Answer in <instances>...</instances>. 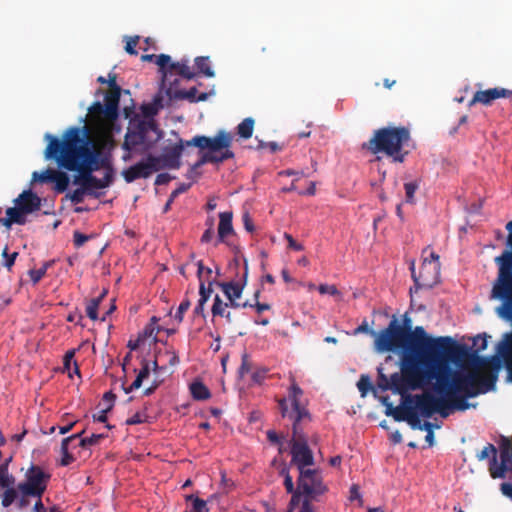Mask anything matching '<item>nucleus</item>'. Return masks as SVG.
I'll use <instances>...</instances> for the list:
<instances>
[{"label":"nucleus","mask_w":512,"mask_h":512,"mask_svg":"<svg viewBox=\"0 0 512 512\" xmlns=\"http://www.w3.org/2000/svg\"><path fill=\"white\" fill-rule=\"evenodd\" d=\"M454 345L449 336L433 337L423 326L408 333L393 317L388 326L376 335L374 349L378 353L393 352L400 355L399 362L428 369L443 358H448Z\"/></svg>","instance_id":"nucleus-1"},{"label":"nucleus","mask_w":512,"mask_h":512,"mask_svg":"<svg viewBox=\"0 0 512 512\" xmlns=\"http://www.w3.org/2000/svg\"><path fill=\"white\" fill-rule=\"evenodd\" d=\"M92 102L87 108V113L80 128H121L122 120L127 121V128H158L155 116L164 107V96L162 91L156 93L151 102L142 103L137 107L133 98L128 102L123 100L120 107V100L101 96ZM71 128H78L72 126Z\"/></svg>","instance_id":"nucleus-2"},{"label":"nucleus","mask_w":512,"mask_h":512,"mask_svg":"<svg viewBox=\"0 0 512 512\" xmlns=\"http://www.w3.org/2000/svg\"><path fill=\"white\" fill-rule=\"evenodd\" d=\"M113 130H65L62 139L46 133L49 141L45 155L57 161L60 167L77 172L100 161L111 158L102 143L95 139L93 132H112Z\"/></svg>","instance_id":"nucleus-3"},{"label":"nucleus","mask_w":512,"mask_h":512,"mask_svg":"<svg viewBox=\"0 0 512 512\" xmlns=\"http://www.w3.org/2000/svg\"><path fill=\"white\" fill-rule=\"evenodd\" d=\"M303 395L302 389L293 383L290 386L287 399L279 402L282 417L293 421V432L296 439L291 443L292 463L299 471L310 468L314 464V456L309 448L307 441L298 432V423L309 416L308 410L301 404L300 397Z\"/></svg>","instance_id":"nucleus-4"},{"label":"nucleus","mask_w":512,"mask_h":512,"mask_svg":"<svg viewBox=\"0 0 512 512\" xmlns=\"http://www.w3.org/2000/svg\"><path fill=\"white\" fill-rule=\"evenodd\" d=\"M451 379L456 384L451 394V407L455 411H466L475 404L468 402L469 398L495 390L496 373H489L486 377L477 371L454 370L451 367Z\"/></svg>","instance_id":"nucleus-5"},{"label":"nucleus","mask_w":512,"mask_h":512,"mask_svg":"<svg viewBox=\"0 0 512 512\" xmlns=\"http://www.w3.org/2000/svg\"><path fill=\"white\" fill-rule=\"evenodd\" d=\"M505 228L508 231L506 248L494 259L498 266V277L493 284L491 298L502 302L496 308L497 315L512 323V221Z\"/></svg>","instance_id":"nucleus-6"},{"label":"nucleus","mask_w":512,"mask_h":512,"mask_svg":"<svg viewBox=\"0 0 512 512\" xmlns=\"http://www.w3.org/2000/svg\"><path fill=\"white\" fill-rule=\"evenodd\" d=\"M443 358L427 369L424 375L423 388L432 385V391L439 396L442 402L437 405L436 413L447 418L452 411L451 394L455 391L456 383L451 379V365Z\"/></svg>","instance_id":"nucleus-7"},{"label":"nucleus","mask_w":512,"mask_h":512,"mask_svg":"<svg viewBox=\"0 0 512 512\" xmlns=\"http://www.w3.org/2000/svg\"><path fill=\"white\" fill-rule=\"evenodd\" d=\"M399 372H395L388 377L383 373L381 367L378 368L377 386L382 391H392L402 397L410 391L423 389L424 375L427 371L425 368L405 365L399 362Z\"/></svg>","instance_id":"nucleus-8"},{"label":"nucleus","mask_w":512,"mask_h":512,"mask_svg":"<svg viewBox=\"0 0 512 512\" xmlns=\"http://www.w3.org/2000/svg\"><path fill=\"white\" fill-rule=\"evenodd\" d=\"M510 333H505L503 335V339L497 344L496 354L492 356H481L480 352L473 351L472 349H468V347L464 345H457L454 341V345L452 346V352L449 354L447 359L450 364V359L457 355L461 358H466L469 361V364L475 368L474 371H477L479 374V369L482 367H486L491 365L493 370L490 373H496V380L498 379V371L501 368L502 360L505 363L506 370L508 371V363L512 359V348H510Z\"/></svg>","instance_id":"nucleus-9"},{"label":"nucleus","mask_w":512,"mask_h":512,"mask_svg":"<svg viewBox=\"0 0 512 512\" xmlns=\"http://www.w3.org/2000/svg\"><path fill=\"white\" fill-rule=\"evenodd\" d=\"M409 140L410 130H376L369 142L363 144V148L373 154L383 153L394 162L402 163L408 154L402 150Z\"/></svg>","instance_id":"nucleus-10"},{"label":"nucleus","mask_w":512,"mask_h":512,"mask_svg":"<svg viewBox=\"0 0 512 512\" xmlns=\"http://www.w3.org/2000/svg\"><path fill=\"white\" fill-rule=\"evenodd\" d=\"M77 173L78 175L74 177L73 183L82 186L87 191V195L98 198L100 194L95 190L107 188L113 183L112 157L79 170Z\"/></svg>","instance_id":"nucleus-11"},{"label":"nucleus","mask_w":512,"mask_h":512,"mask_svg":"<svg viewBox=\"0 0 512 512\" xmlns=\"http://www.w3.org/2000/svg\"><path fill=\"white\" fill-rule=\"evenodd\" d=\"M187 146L197 147L199 159L193 164L190 173L192 174L195 169L207 162H219L224 159V154L218 157L214 154L224 148V130H218L215 138L206 136H196L192 140L186 142Z\"/></svg>","instance_id":"nucleus-12"},{"label":"nucleus","mask_w":512,"mask_h":512,"mask_svg":"<svg viewBox=\"0 0 512 512\" xmlns=\"http://www.w3.org/2000/svg\"><path fill=\"white\" fill-rule=\"evenodd\" d=\"M143 62H151L155 60V63L159 66V70L162 74V88L167 86L169 77L179 76L184 79H192L196 76V73L189 66L188 60H181L179 62H171V57L167 54H145L141 56Z\"/></svg>","instance_id":"nucleus-13"},{"label":"nucleus","mask_w":512,"mask_h":512,"mask_svg":"<svg viewBox=\"0 0 512 512\" xmlns=\"http://www.w3.org/2000/svg\"><path fill=\"white\" fill-rule=\"evenodd\" d=\"M51 474L39 465L31 464L25 473V480L17 490L24 496L41 498L47 489Z\"/></svg>","instance_id":"nucleus-14"},{"label":"nucleus","mask_w":512,"mask_h":512,"mask_svg":"<svg viewBox=\"0 0 512 512\" xmlns=\"http://www.w3.org/2000/svg\"><path fill=\"white\" fill-rule=\"evenodd\" d=\"M439 255L435 252L430 253V258H425L422 264L420 274L415 272L414 261L410 264L411 277L414 281L415 290L422 288L431 289L438 281L439 277Z\"/></svg>","instance_id":"nucleus-15"},{"label":"nucleus","mask_w":512,"mask_h":512,"mask_svg":"<svg viewBox=\"0 0 512 512\" xmlns=\"http://www.w3.org/2000/svg\"><path fill=\"white\" fill-rule=\"evenodd\" d=\"M150 130H127L124 136L122 148L125 153L122 155V160L128 162L131 160L134 153H140L149 148L150 143L147 140V133ZM156 134V138L162 137L163 130H152Z\"/></svg>","instance_id":"nucleus-16"},{"label":"nucleus","mask_w":512,"mask_h":512,"mask_svg":"<svg viewBox=\"0 0 512 512\" xmlns=\"http://www.w3.org/2000/svg\"><path fill=\"white\" fill-rule=\"evenodd\" d=\"M298 489L307 497L314 498L326 492L322 474L318 469L306 468L299 471Z\"/></svg>","instance_id":"nucleus-17"},{"label":"nucleus","mask_w":512,"mask_h":512,"mask_svg":"<svg viewBox=\"0 0 512 512\" xmlns=\"http://www.w3.org/2000/svg\"><path fill=\"white\" fill-rule=\"evenodd\" d=\"M407 400L411 403L413 411H416L425 418L432 417L442 400L434 392H423L422 394L408 395Z\"/></svg>","instance_id":"nucleus-18"},{"label":"nucleus","mask_w":512,"mask_h":512,"mask_svg":"<svg viewBox=\"0 0 512 512\" xmlns=\"http://www.w3.org/2000/svg\"><path fill=\"white\" fill-rule=\"evenodd\" d=\"M184 149L183 141H179L171 146L164 147L159 156L149 155V160L153 161L157 171L160 169H178L180 167V156Z\"/></svg>","instance_id":"nucleus-19"},{"label":"nucleus","mask_w":512,"mask_h":512,"mask_svg":"<svg viewBox=\"0 0 512 512\" xmlns=\"http://www.w3.org/2000/svg\"><path fill=\"white\" fill-rule=\"evenodd\" d=\"M197 273L200 280V299L194 309V313L203 315L204 305L211 296L212 285L215 283V279L212 278L213 270L209 267H204L201 261L198 262Z\"/></svg>","instance_id":"nucleus-20"},{"label":"nucleus","mask_w":512,"mask_h":512,"mask_svg":"<svg viewBox=\"0 0 512 512\" xmlns=\"http://www.w3.org/2000/svg\"><path fill=\"white\" fill-rule=\"evenodd\" d=\"M507 473L512 475V441L504 438L500 449V463L492 468V478H504Z\"/></svg>","instance_id":"nucleus-21"},{"label":"nucleus","mask_w":512,"mask_h":512,"mask_svg":"<svg viewBox=\"0 0 512 512\" xmlns=\"http://www.w3.org/2000/svg\"><path fill=\"white\" fill-rule=\"evenodd\" d=\"M512 95V91L502 88L495 87L486 90H479L475 92L468 105L473 106L474 104H482L484 106H490L495 100L499 98H509Z\"/></svg>","instance_id":"nucleus-22"},{"label":"nucleus","mask_w":512,"mask_h":512,"mask_svg":"<svg viewBox=\"0 0 512 512\" xmlns=\"http://www.w3.org/2000/svg\"><path fill=\"white\" fill-rule=\"evenodd\" d=\"M157 171V167L154 166L153 161L149 160V156L145 161H140L135 165L130 166L122 171V176L127 183L140 178H148L153 172Z\"/></svg>","instance_id":"nucleus-23"},{"label":"nucleus","mask_w":512,"mask_h":512,"mask_svg":"<svg viewBox=\"0 0 512 512\" xmlns=\"http://www.w3.org/2000/svg\"><path fill=\"white\" fill-rule=\"evenodd\" d=\"M178 78L172 79V77H169V81L167 82V86L164 88L166 89V94L170 98H176V99H187L191 102H199L204 101L207 99L206 93H198V90L196 87H191L188 90H179L174 87L175 84H177Z\"/></svg>","instance_id":"nucleus-24"},{"label":"nucleus","mask_w":512,"mask_h":512,"mask_svg":"<svg viewBox=\"0 0 512 512\" xmlns=\"http://www.w3.org/2000/svg\"><path fill=\"white\" fill-rule=\"evenodd\" d=\"M106 84L108 85L107 90H103L101 88L97 89L95 91L94 96L96 98H99L100 96H106L113 99L121 100V97L128 96L129 99L131 97V92L128 89H123L118 83H117V74L110 72L108 74V78L106 81Z\"/></svg>","instance_id":"nucleus-25"},{"label":"nucleus","mask_w":512,"mask_h":512,"mask_svg":"<svg viewBox=\"0 0 512 512\" xmlns=\"http://www.w3.org/2000/svg\"><path fill=\"white\" fill-rule=\"evenodd\" d=\"M14 203L20 206L24 213L31 214L40 209L41 198L31 190H25L14 200Z\"/></svg>","instance_id":"nucleus-26"},{"label":"nucleus","mask_w":512,"mask_h":512,"mask_svg":"<svg viewBox=\"0 0 512 512\" xmlns=\"http://www.w3.org/2000/svg\"><path fill=\"white\" fill-rule=\"evenodd\" d=\"M26 215L20 206L15 205L6 210V217L0 219V221L7 228H10L13 224L24 225L27 221Z\"/></svg>","instance_id":"nucleus-27"},{"label":"nucleus","mask_w":512,"mask_h":512,"mask_svg":"<svg viewBox=\"0 0 512 512\" xmlns=\"http://www.w3.org/2000/svg\"><path fill=\"white\" fill-rule=\"evenodd\" d=\"M246 277H247V264L244 261V272H243L241 281L237 282V283H235L233 281H226V298H228V300L234 306H237V307L241 306L240 304H235L234 300L236 298L240 297L242 290H243L244 282L246 281Z\"/></svg>","instance_id":"nucleus-28"},{"label":"nucleus","mask_w":512,"mask_h":512,"mask_svg":"<svg viewBox=\"0 0 512 512\" xmlns=\"http://www.w3.org/2000/svg\"><path fill=\"white\" fill-rule=\"evenodd\" d=\"M402 398L403 401L400 406L394 407L393 405H389L385 410V415L393 417L396 422L406 421L408 417L406 407L412 406L411 403L408 402L406 395Z\"/></svg>","instance_id":"nucleus-29"},{"label":"nucleus","mask_w":512,"mask_h":512,"mask_svg":"<svg viewBox=\"0 0 512 512\" xmlns=\"http://www.w3.org/2000/svg\"><path fill=\"white\" fill-rule=\"evenodd\" d=\"M150 374V362L143 358L141 360V369L139 370L135 380L132 382V384L129 387L124 388V392L126 394L131 393L134 390H137L141 387L143 380L148 378Z\"/></svg>","instance_id":"nucleus-30"},{"label":"nucleus","mask_w":512,"mask_h":512,"mask_svg":"<svg viewBox=\"0 0 512 512\" xmlns=\"http://www.w3.org/2000/svg\"><path fill=\"white\" fill-rule=\"evenodd\" d=\"M84 432H85V430H82L81 432H79L77 434H73V435L66 437L62 440V442H61V453H62L61 465L62 466H68L69 464H71L74 461V457L72 456V454L69 453V444L74 443L78 438L81 437V435H83Z\"/></svg>","instance_id":"nucleus-31"},{"label":"nucleus","mask_w":512,"mask_h":512,"mask_svg":"<svg viewBox=\"0 0 512 512\" xmlns=\"http://www.w3.org/2000/svg\"><path fill=\"white\" fill-rule=\"evenodd\" d=\"M12 461V456L6 458L3 463L0 464V492L4 488L15 485V477L9 473V463Z\"/></svg>","instance_id":"nucleus-32"},{"label":"nucleus","mask_w":512,"mask_h":512,"mask_svg":"<svg viewBox=\"0 0 512 512\" xmlns=\"http://www.w3.org/2000/svg\"><path fill=\"white\" fill-rule=\"evenodd\" d=\"M190 393L195 400H207L211 394L208 387L200 380H195L189 385Z\"/></svg>","instance_id":"nucleus-33"},{"label":"nucleus","mask_w":512,"mask_h":512,"mask_svg":"<svg viewBox=\"0 0 512 512\" xmlns=\"http://www.w3.org/2000/svg\"><path fill=\"white\" fill-rule=\"evenodd\" d=\"M477 458L479 461L490 458L489 461V471L492 474V468L497 466V450L493 444H488L484 447V449L477 454Z\"/></svg>","instance_id":"nucleus-34"},{"label":"nucleus","mask_w":512,"mask_h":512,"mask_svg":"<svg viewBox=\"0 0 512 512\" xmlns=\"http://www.w3.org/2000/svg\"><path fill=\"white\" fill-rule=\"evenodd\" d=\"M106 293L107 291L104 290L98 297L88 301L86 305V314L91 320L95 321L98 319V308Z\"/></svg>","instance_id":"nucleus-35"},{"label":"nucleus","mask_w":512,"mask_h":512,"mask_svg":"<svg viewBox=\"0 0 512 512\" xmlns=\"http://www.w3.org/2000/svg\"><path fill=\"white\" fill-rule=\"evenodd\" d=\"M70 179L69 176L62 171L55 173L53 183L55 184L54 189L57 193H63L67 190Z\"/></svg>","instance_id":"nucleus-36"},{"label":"nucleus","mask_w":512,"mask_h":512,"mask_svg":"<svg viewBox=\"0 0 512 512\" xmlns=\"http://www.w3.org/2000/svg\"><path fill=\"white\" fill-rule=\"evenodd\" d=\"M195 66L197 69V73L203 74L206 77H212L214 75L213 70L210 67V62L208 57H197L195 58Z\"/></svg>","instance_id":"nucleus-37"},{"label":"nucleus","mask_w":512,"mask_h":512,"mask_svg":"<svg viewBox=\"0 0 512 512\" xmlns=\"http://www.w3.org/2000/svg\"><path fill=\"white\" fill-rule=\"evenodd\" d=\"M57 172L58 170L52 168H47L42 172L34 171L32 174V181L41 183L53 182L55 178V173Z\"/></svg>","instance_id":"nucleus-38"},{"label":"nucleus","mask_w":512,"mask_h":512,"mask_svg":"<svg viewBox=\"0 0 512 512\" xmlns=\"http://www.w3.org/2000/svg\"><path fill=\"white\" fill-rule=\"evenodd\" d=\"M74 356H75V350H69L65 353L64 358H63L64 370L68 372L70 377H72V374H71L72 364L74 366V373H76L78 375L80 374V370H79L77 362L74 360Z\"/></svg>","instance_id":"nucleus-39"},{"label":"nucleus","mask_w":512,"mask_h":512,"mask_svg":"<svg viewBox=\"0 0 512 512\" xmlns=\"http://www.w3.org/2000/svg\"><path fill=\"white\" fill-rule=\"evenodd\" d=\"M420 186L419 180H412L404 184L405 202L409 204L415 203L414 195Z\"/></svg>","instance_id":"nucleus-40"},{"label":"nucleus","mask_w":512,"mask_h":512,"mask_svg":"<svg viewBox=\"0 0 512 512\" xmlns=\"http://www.w3.org/2000/svg\"><path fill=\"white\" fill-rule=\"evenodd\" d=\"M105 438V435L104 434H92L91 436L89 437H84L82 438V436L80 438H78L75 442L76 444L74 445V447H82V448H86L88 446H93V445H96L99 443V441L101 439Z\"/></svg>","instance_id":"nucleus-41"},{"label":"nucleus","mask_w":512,"mask_h":512,"mask_svg":"<svg viewBox=\"0 0 512 512\" xmlns=\"http://www.w3.org/2000/svg\"><path fill=\"white\" fill-rule=\"evenodd\" d=\"M2 494L1 504L3 507H9L18 497V491L14 488V486H10L8 488H4Z\"/></svg>","instance_id":"nucleus-42"},{"label":"nucleus","mask_w":512,"mask_h":512,"mask_svg":"<svg viewBox=\"0 0 512 512\" xmlns=\"http://www.w3.org/2000/svg\"><path fill=\"white\" fill-rule=\"evenodd\" d=\"M408 417L406 422L410 425L413 430H421L422 422L420 420V414L413 411L412 406H407Z\"/></svg>","instance_id":"nucleus-43"},{"label":"nucleus","mask_w":512,"mask_h":512,"mask_svg":"<svg viewBox=\"0 0 512 512\" xmlns=\"http://www.w3.org/2000/svg\"><path fill=\"white\" fill-rule=\"evenodd\" d=\"M50 266H51V262H45L41 268L31 269L29 271V276H30L31 281L34 284L38 283L45 276V274Z\"/></svg>","instance_id":"nucleus-44"},{"label":"nucleus","mask_w":512,"mask_h":512,"mask_svg":"<svg viewBox=\"0 0 512 512\" xmlns=\"http://www.w3.org/2000/svg\"><path fill=\"white\" fill-rule=\"evenodd\" d=\"M318 291L320 294H323V295L329 294L331 296H334L338 300H342V298H343L342 293L334 285L320 284L318 286Z\"/></svg>","instance_id":"nucleus-45"},{"label":"nucleus","mask_w":512,"mask_h":512,"mask_svg":"<svg viewBox=\"0 0 512 512\" xmlns=\"http://www.w3.org/2000/svg\"><path fill=\"white\" fill-rule=\"evenodd\" d=\"M18 255H19L18 252L9 253L8 246H5V248L3 249V251H2V257L4 258L3 266L6 267L8 271H11Z\"/></svg>","instance_id":"nucleus-46"},{"label":"nucleus","mask_w":512,"mask_h":512,"mask_svg":"<svg viewBox=\"0 0 512 512\" xmlns=\"http://www.w3.org/2000/svg\"><path fill=\"white\" fill-rule=\"evenodd\" d=\"M487 335L484 333L483 335L479 334L473 338L472 349L473 351L481 352L487 348Z\"/></svg>","instance_id":"nucleus-47"},{"label":"nucleus","mask_w":512,"mask_h":512,"mask_svg":"<svg viewBox=\"0 0 512 512\" xmlns=\"http://www.w3.org/2000/svg\"><path fill=\"white\" fill-rule=\"evenodd\" d=\"M84 195H87V191L80 186L73 192L69 193L66 197H68L72 203L80 204L84 201Z\"/></svg>","instance_id":"nucleus-48"},{"label":"nucleus","mask_w":512,"mask_h":512,"mask_svg":"<svg viewBox=\"0 0 512 512\" xmlns=\"http://www.w3.org/2000/svg\"><path fill=\"white\" fill-rule=\"evenodd\" d=\"M257 148L258 149L268 148L271 153H275V152L280 151L282 149V145H280L279 143H277L275 141L264 142V141L260 140L258 142Z\"/></svg>","instance_id":"nucleus-49"},{"label":"nucleus","mask_w":512,"mask_h":512,"mask_svg":"<svg viewBox=\"0 0 512 512\" xmlns=\"http://www.w3.org/2000/svg\"><path fill=\"white\" fill-rule=\"evenodd\" d=\"M357 387L361 392L362 396L366 395L367 392L372 388L371 382L368 376H361L360 380L357 383Z\"/></svg>","instance_id":"nucleus-50"},{"label":"nucleus","mask_w":512,"mask_h":512,"mask_svg":"<svg viewBox=\"0 0 512 512\" xmlns=\"http://www.w3.org/2000/svg\"><path fill=\"white\" fill-rule=\"evenodd\" d=\"M191 303L188 299H184L175 313L174 318L180 323L183 320L184 313L189 309Z\"/></svg>","instance_id":"nucleus-51"},{"label":"nucleus","mask_w":512,"mask_h":512,"mask_svg":"<svg viewBox=\"0 0 512 512\" xmlns=\"http://www.w3.org/2000/svg\"><path fill=\"white\" fill-rule=\"evenodd\" d=\"M139 41V36L127 37L125 51L130 55H137L136 46Z\"/></svg>","instance_id":"nucleus-52"},{"label":"nucleus","mask_w":512,"mask_h":512,"mask_svg":"<svg viewBox=\"0 0 512 512\" xmlns=\"http://www.w3.org/2000/svg\"><path fill=\"white\" fill-rule=\"evenodd\" d=\"M250 369H251V367L248 362V356L246 354H244L242 356V365L240 366L239 371H238L239 378L244 379L245 376L250 373Z\"/></svg>","instance_id":"nucleus-53"},{"label":"nucleus","mask_w":512,"mask_h":512,"mask_svg":"<svg viewBox=\"0 0 512 512\" xmlns=\"http://www.w3.org/2000/svg\"><path fill=\"white\" fill-rule=\"evenodd\" d=\"M89 238L90 237L88 235H85L79 231H75L73 234L74 246L77 248L83 246L89 240Z\"/></svg>","instance_id":"nucleus-54"},{"label":"nucleus","mask_w":512,"mask_h":512,"mask_svg":"<svg viewBox=\"0 0 512 512\" xmlns=\"http://www.w3.org/2000/svg\"><path fill=\"white\" fill-rule=\"evenodd\" d=\"M145 421H146V415L143 413L137 412L132 417L128 418L125 421V424L131 426V425L144 423Z\"/></svg>","instance_id":"nucleus-55"},{"label":"nucleus","mask_w":512,"mask_h":512,"mask_svg":"<svg viewBox=\"0 0 512 512\" xmlns=\"http://www.w3.org/2000/svg\"><path fill=\"white\" fill-rule=\"evenodd\" d=\"M267 370H257L255 372L251 373L250 379L253 384H261L263 380L265 379Z\"/></svg>","instance_id":"nucleus-56"},{"label":"nucleus","mask_w":512,"mask_h":512,"mask_svg":"<svg viewBox=\"0 0 512 512\" xmlns=\"http://www.w3.org/2000/svg\"><path fill=\"white\" fill-rule=\"evenodd\" d=\"M113 408V404L108 405L100 411L99 414L93 415V420L101 423L107 422V413Z\"/></svg>","instance_id":"nucleus-57"},{"label":"nucleus","mask_w":512,"mask_h":512,"mask_svg":"<svg viewBox=\"0 0 512 512\" xmlns=\"http://www.w3.org/2000/svg\"><path fill=\"white\" fill-rule=\"evenodd\" d=\"M279 174L282 176H295L296 179L309 176V174H307L304 170H293V169L283 170Z\"/></svg>","instance_id":"nucleus-58"},{"label":"nucleus","mask_w":512,"mask_h":512,"mask_svg":"<svg viewBox=\"0 0 512 512\" xmlns=\"http://www.w3.org/2000/svg\"><path fill=\"white\" fill-rule=\"evenodd\" d=\"M223 312H224V310L222 308L221 298L219 295H215L214 304L212 306V314H213V316H217V315L222 316Z\"/></svg>","instance_id":"nucleus-59"},{"label":"nucleus","mask_w":512,"mask_h":512,"mask_svg":"<svg viewBox=\"0 0 512 512\" xmlns=\"http://www.w3.org/2000/svg\"><path fill=\"white\" fill-rule=\"evenodd\" d=\"M284 238L288 241V246L291 249H293L295 251H302L304 249V246L302 244L296 242L290 234L285 233Z\"/></svg>","instance_id":"nucleus-60"},{"label":"nucleus","mask_w":512,"mask_h":512,"mask_svg":"<svg viewBox=\"0 0 512 512\" xmlns=\"http://www.w3.org/2000/svg\"><path fill=\"white\" fill-rule=\"evenodd\" d=\"M218 217H219L218 241L219 242H224V212H220Z\"/></svg>","instance_id":"nucleus-61"},{"label":"nucleus","mask_w":512,"mask_h":512,"mask_svg":"<svg viewBox=\"0 0 512 512\" xmlns=\"http://www.w3.org/2000/svg\"><path fill=\"white\" fill-rule=\"evenodd\" d=\"M242 221L244 224V227L247 232H253L254 231V225L252 223V220L249 216V213L247 211L243 212L242 214Z\"/></svg>","instance_id":"nucleus-62"},{"label":"nucleus","mask_w":512,"mask_h":512,"mask_svg":"<svg viewBox=\"0 0 512 512\" xmlns=\"http://www.w3.org/2000/svg\"><path fill=\"white\" fill-rule=\"evenodd\" d=\"M301 493L302 492L299 489H297V491H294V493H291L292 497L289 503L290 510H293L299 504Z\"/></svg>","instance_id":"nucleus-63"},{"label":"nucleus","mask_w":512,"mask_h":512,"mask_svg":"<svg viewBox=\"0 0 512 512\" xmlns=\"http://www.w3.org/2000/svg\"><path fill=\"white\" fill-rule=\"evenodd\" d=\"M501 492L512 500V483L504 482L501 484Z\"/></svg>","instance_id":"nucleus-64"}]
</instances>
